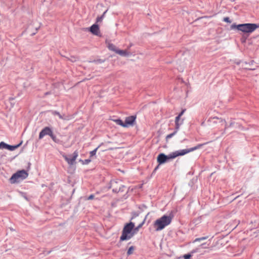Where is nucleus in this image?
I'll return each mask as SVG.
<instances>
[{
  "label": "nucleus",
  "mask_w": 259,
  "mask_h": 259,
  "mask_svg": "<svg viewBox=\"0 0 259 259\" xmlns=\"http://www.w3.org/2000/svg\"><path fill=\"white\" fill-rule=\"evenodd\" d=\"M172 219V217L170 215H163L157 219L153 223V227L155 231H159L163 230L171 223Z\"/></svg>",
  "instance_id": "f03ea898"
},
{
  "label": "nucleus",
  "mask_w": 259,
  "mask_h": 259,
  "mask_svg": "<svg viewBox=\"0 0 259 259\" xmlns=\"http://www.w3.org/2000/svg\"><path fill=\"white\" fill-rule=\"evenodd\" d=\"M259 27V25L254 23H245L239 25L233 24L231 26L232 29L236 28L244 33H252L256 28Z\"/></svg>",
  "instance_id": "20e7f679"
},
{
  "label": "nucleus",
  "mask_w": 259,
  "mask_h": 259,
  "mask_svg": "<svg viewBox=\"0 0 259 259\" xmlns=\"http://www.w3.org/2000/svg\"><path fill=\"white\" fill-rule=\"evenodd\" d=\"M134 249H135V247L134 246H131L128 248V250L127 251V254L128 255H131L132 254H133V252H134Z\"/></svg>",
  "instance_id": "f3484780"
},
{
  "label": "nucleus",
  "mask_w": 259,
  "mask_h": 259,
  "mask_svg": "<svg viewBox=\"0 0 259 259\" xmlns=\"http://www.w3.org/2000/svg\"><path fill=\"white\" fill-rule=\"evenodd\" d=\"M52 132H53L52 130L49 127H45L40 132L39 135V139H41L46 135L50 136Z\"/></svg>",
  "instance_id": "6e6552de"
},
{
  "label": "nucleus",
  "mask_w": 259,
  "mask_h": 259,
  "mask_svg": "<svg viewBox=\"0 0 259 259\" xmlns=\"http://www.w3.org/2000/svg\"><path fill=\"white\" fill-rule=\"evenodd\" d=\"M8 146L9 145L5 143L4 142H2L1 143H0V148H5V149H8Z\"/></svg>",
  "instance_id": "aec40b11"
},
{
  "label": "nucleus",
  "mask_w": 259,
  "mask_h": 259,
  "mask_svg": "<svg viewBox=\"0 0 259 259\" xmlns=\"http://www.w3.org/2000/svg\"><path fill=\"white\" fill-rule=\"evenodd\" d=\"M180 116H177L176 117L175 122H176V130H179L180 128V126L183 123V120L180 122Z\"/></svg>",
  "instance_id": "9b49d317"
},
{
  "label": "nucleus",
  "mask_w": 259,
  "mask_h": 259,
  "mask_svg": "<svg viewBox=\"0 0 259 259\" xmlns=\"http://www.w3.org/2000/svg\"><path fill=\"white\" fill-rule=\"evenodd\" d=\"M116 53L122 56H128L130 54V53L126 50H121L118 49L117 50V51H116Z\"/></svg>",
  "instance_id": "f8f14e48"
},
{
  "label": "nucleus",
  "mask_w": 259,
  "mask_h": 259,
  "mask_svg": "<svg viewBox=\"0 0 259 259\" xmlns=\"http://www.w3.org/2000/svg\"><path fill=\"white\" fill-rule=\"evenodd\" d=\"M207 238V237H203L201 238H198L195 239L194 242L200 241L201 240H205Z\"/></svg>",
  "instance_id": "4be33fe9"
},
{
  "label": "nucleus",
  "mask_w": 259,
  "mask_h": 259,
  "mask_svg": "<svg viewBox=\"0 0 259 259\" xmlns=\"http://www.w3.org/2000/svg\"><path fill=\"white\" fill-rule=\"evenodd\" d=\"M71 58H72V59H71V60L72 61H76V59H75V57H71Z\"/></svg>",
  "instance_id": "c756f323"
},
{
  "label": "nucleus",
  "mask_w": 259,
  "mask_h": 259,
  "mask_svg": "<svg viewBox=\"0 0 259 259\" xmlns=\"http://www.w3.org/2000/svg\"><path fill=\"white\" fill-rule=\"evenodd\" d=\"M144 223H145V220L141 223H140L137 227L134 228L133 231H134V234L137 233L139 231V229L143 226V225L144 224Z\"/></svg>",
  "instance_id": "ddd939ff"
},
{
  "label": "nucleus",
  "mask_w": 259,
  "mask_h": 259,
  "mask_svg": "<svg viewBox=\"0 0 259 259\" xmlns=\"http://www.w3.org/2000/svg\"><path fill=\"white\" fill-rule=\"evenodd\" d=\"M135 224L133 222L126 224L122 230L121 236H120V241L128 240L132 238L135 235L133 229Z\"/></svg>",
  "instance_id": "7ed1b4c3"
},
{
  "label": "nucleus",
  "mask_w": 259,
  "mask_h": 259,
  "mask_svg": "<svg viewBox=\"0 0 259 259\" xmlns=\"http://www.w3.org/2000/svg\"><path fill=\"white\" fill-rule=\"evenodd\" d=\"M28 174L25 170H19L11 177L10 179L11 183H15L21 180L26 178Z\"/></svg>",
  "instance_id": "39448f33"
},
{
  "label": "nucleus",
  "mask_w": 259,
  "mask_h": 259,
  "mask_svg": "<svg viewBox=\"0 0 259 259\" xmlns=\"http://www.w3.org/2000/svg\"><path fill=\"white\" fill-rule=\"evenodd\" d=\"M114 121L118 125H121L122 127H126L127 125L124 124V122H123L121 119H116Z\"/></svg>",
  "instance_id": "2eb2a0df"
},
{
  "label": "nucleus",
  "mask_w": 259,
  "mask_h": 259,
  "mask_svg": "<svg viewBox=\"0 0 259 259\" xmlns=\"http://www.w3.org/2000/svg\"><path fill=\"white\" fill-rule=\"evenodd\" d=\"M178 130H176V131L174 132L173 133H171L170 134H169L166 136V140L167 141L169 139L171 138L172 136H174L177 132Z\"/></svg>",
  "instance_id": "6ab92c4d"
},
{
  "label": "nucleus",
  "mask_w": 259,
  "mask_h": 259,
  "mask_svg": "<svg viewBox=\"0 0 259 259\" xmlns=\"http://www.w3.org/2000/svg\"><path fill=\"white\" fill-rule=\"evenodd\" d=\"M210 121H212V122L214 123H221L222 125H224L225 128H224V132L226 131V130L227 128V124L225 120L222 119V118H219L217 117L211 118L209 119Z\"/></svg>",
  "instance_id": "0eeeda50"
},
{
  "label": "nucleus",
  "mask_w": 259,
  "mask_h": 259,
  "mask_svg": "<svg viewBox=\"0 0 259 259\" xmlns=\"http://www.w3.org/2000/svg\"><path fill=\"white\" fill-rule=\"evenodd\" d=\"M78 155V152L77 151H75L73 154L72 158H69L67 155H63V157L69 165H72L75 163V161Z\"/></svg>",
  "instance_id": "423d86ee"
},
{
  "label": "nucleus",
  "mask_w": 259,
  "mask_h": 259,
  "mask_svg": "<svg viewBox=\"0 0 259 259\" xmlns=\"http://www.w3.org/2000/svg\"><path fill=\"white\" fill-rule=\"evenodd\" d=\"M136 118V117L135 116H130L126 117L124 121V124L127 125V127L133 125Z\"/></svg>",
  "instance_id": "1a4fd4ad"
},
{
  "label": "nucleus",
  "mask_w": 259,
  "mask_h": 259,
  "mask_svg": "<svg viewBox=\"0 0 259 259\" xmlns=\"http://www.w3.org/2000/svg\"><path fill=\"white\" fill-rule=\"evenodd\" d=\"M108 49L112 51H113L115 53H116V51H117L118 49H116V47L115 45H114L113 44H108Z\"/></svg>",
  "instance_id": "4468645a"
},
{
  "label": "nucleus",
  "mask_w": 259,
  "mask_h": 259,
  "mask_svg": "<svg viewBox=\"0 0 259 259\" xmlns=\"http://www.w3.org/2000/svg\"><path fill=\"white\" fill-rule=\"evenodd\" d=\"M224 21L228 23H231V21L229 17H225L224 18Z\"/></svg>",
  "instance_id": "bb28decb"
},
{
  "label": "nucleus",
  "mask_w": 259,
  "mask_h": 259,
  "mask_svg": "<svg viewBox=\"0 0 259 259\" xmlns=\"http://www.w3.org/2000/svg\"><path fill=\"white\" fill-rule=\"evenodd\" d=\"M94 198V195L93 194L90 195L88 198V200H92Z\"/></svg>",
  "instance_id": "cd10ccee"
},
{
  "label": "nucleus",
  "mask_w": 259,
  "mask_h": 259,
  "mask_svg": "<svg viewBox=\"0 0 259 259\" xmlns=\"http://www.w3.org/2000/svg\"><path fill=\"white\" fill-rule=\"evenodd\" d=\"M98 148H97L95 149H94V150H93L90 152V157H92L96 155L97 151L98 150Z\"/></svg>",
  "instance_id": "412c9836"
},
{
  "label": "nucleus",
  "mask_w": 259,
  "mask_h": 259,
  "mask_svg": "<svg viewBox=\"0 0 259 259\" xmlns=\"http://www.w3.org/2000/svg\"><path fill=\"white\" fill-rule=\"evenodd\" d=\"M205 144H200L196 146L195 147H192L188 149H183L181 151H177L172 153H170L168 155H165L164 153L159 154L157 157V161L159 164H162L166 162L169 159H172L176 158L179 156H183L186 154H187L190 152H192L194 150L200 148L202 146Z\"/></svg>",
  "instance_id": "f257e3e1"
},
{
  "label": "nucleus",
  "mask_w": 259,
  "mask_h": 259,
  "mask_svg": "<svg viewBox=\"0 0 259 259\" xmlns=\"http://www.w3.org/2000/svg\"><path fill=\"white\" fill-rule=\"evenodd\" d=\"M90 31L94 35L97 36H99L100 35L99 27L98 25L96 24H93L90 27Z\"/></svg>",
  "instance_id": "9d476101"
},
{
  "label": "nucleus",
  "mask_w": 259,
  "mask_h": 259,
  "mask_svg": "<svg viewBox=\"0 0 259 259\" xmlns=\"http://www.w3.org/2000/svg\"><path fill=\"white\" fill-rule=\"evenodd\" d=\"M185 111V110H183L181 113L179 114L178 116H180V117H181V116L184 114V112Z\"/></svg>",
  "instance_id": "c85d7f7f"
},
{
  "label": "nucleus",
  "mask_w": 259,
  "mask_h": 259,
  "mask_svg": "<svg viewBox=\"0 0 259 259\" xmlns=\"http://www.w3.org/2000/svg\"><path fill=\"white\" fill-rule=\"evenodd\" d=\"M50 136L51 137V138L52 139V140L54 141H56V137L54 135L53 132L51 133V134L50 135Z\"/></svg>",
  "instance_id": "a878e982"
},
{
  "label": "nucleus",
  "mask_w": 259,
  "mask_h": 259,
  "mask_svg": "<svg viewBox=\"0 0 259 259\" xmlns=\"http://www.w3.org/2000/svg\"><path fill=\"white\" fill-rule=\"evenodd\" d=\"M53 113L54 115H57V116H58L60 119H63V117L59 112L57 111H54Z\"/></svg>",
  "instance_id": "5701e85b"
},
{
  "label": "nucleus",
  "mask_w": 259,
  "mask_h": 259,
  "mask_svg": "<svg viewBox=\"0 0 259 259\" xmlns=\"http://www.w3.org/2000/svg\"><path fill=\"white\" fill-rule=\"evenodd\" d=\"M82 162V163L83 164H88L91 161V160L90 159H85L84 161H82V160H81Z\"/></svg>",
  "instance_id": "b1692460"
},
{
  "label": "nucleus",
  "mask_w": 259,
  "mask_h": 259,
  "mask_svg": "<svg viewBox=\"0 0 259 259\" xmlns=\"http://www.w3.org/2000/svg\"><path fill=\"white\" fill-rule=\"evenodd\" d=\"M21 144V143H20V144H19L18 145H15V146H11V145H9L8 148L7 149H8L10 151H13V150H15L16 149L18 148L20 146Z\"/></svg>",
  "instance_id": "dca6fc26"
},
{
  "label": "nucleus",
  "mask_w": 259,
  "mask_h": 259,
  "mask_svg": "<svg viewBox=\"0 0 259 259\" xmlns=\"http://www.w3.org/2000/svg\"><path fill=\"white\" fill-rule=\"evenodd\" d=\"M191 257V255L190 254H185L184 255L185 259H189Z\"/></svg>",
  "instance_id": "393cba45"
},
{
  "label": "nucleus",
  "mask_w": 259,
  "mask_h": 259,
  "mask_svg": "<svg viewBox=\"0 0 259 259\" xmlns=\"http://www.w3.org/2000/svg\"><path fill=\"white\" fill-rule=\"evenodd\" d=\"M105 13H106V12H105L101 16L98 17L97 18V20H96V22L97 23L101 22L102 21L103 19L104 16V14H105Z\"/></svg>",
  "instance_id": "a211bd4d"
}]
</instances>
